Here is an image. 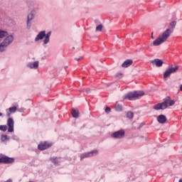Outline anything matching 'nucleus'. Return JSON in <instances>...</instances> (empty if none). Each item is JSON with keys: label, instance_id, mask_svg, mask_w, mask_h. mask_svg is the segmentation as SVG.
I'll use <instances>...</instances> for the list:
<instances>
[{"label": "nucleus", "instance_id": "f257e3e1", "mask_svg": "<svg viewBox=\"0 0 182 182\" xmlns=\"http://www.w3.org/2000/svg\"><path fill=\"white\" fill-rule=\"evenodd\" d=\"M174 105H176V101H174V100H171V97L168 96L164 99L163 102L154 105V110H164L168 107L174 106Z\"/></svg>", "mask_w": 182, "mask_h": 182}, {"label": "nucleus", "instance_id": "f03ea898", "mask_svg": "<svg viewBox=\"0 0 182 182\" xmlns=\"http://www.w3.org/2000/svg\"><path fill=\"white\" fill-rule=\"evenodd\" d=\"M171 33H173V31L170 30V28H167L153 42L154 46H159L161 45V43H164V42L170 38V35H171Z\"/></svg>", "mask_w": 182, "mask_h": 182}, {"label": "nucleus", "instance_id": "7ed1b4c3", "mask_svg": "<svg viewBox=\"0 0 182 182\" xmlns=\"http://www.w3.org/2000/svg\"><path fill=\"white\" fill-rule=\"evenodd\" d=\"M141 96H144V92L134 91L127 94L124 97V99H127L128 100H136V99H139V97H141Z\"/></svg>", "mask_w": 182, "mask_h": 182}, {"label": "nucleus", "instance_id": "20e7f679", "mask_svg": "<svg viewBox=\"0 0 182 182\" xmlns=\"http://www.w3.org/2000/svg\"><path fill=\"white\" fill-rule=\"evenodd\" d=\"M14 42V36H8L5 38L4 41L0 44V52H4L5 48H7Z\"/></svg>", "mask_w": 182, "mask_h": 182}, {"label": "nucleus", "instance_id": "39448f33", "mask_svg": "<svg viewBox=\"0 0 182 182\" xmlns=\"http://www.w3.org/2000/svg\"><path fill=\"white\" fill-rule=\"evenodd\" d=\"M178 70V65H170L167 68V70L164 73V79H166V77H168L171 73H176Z\"/></svg>", "mask_w": 182, "mask_h": 182}, {"label": "nucleus", "instance_id": "423d86ee", "mask_svg": "<svg viewBox=\"0 0 182 182\" xmlns=\"http://www.w3.org/2000/svg\"><path fill=\"white\" fill-rule=\"evenodd\" d=\"M15 161L14 158H9L5 155L0 156V163H4V164H11Z\"/></svg>", "mask_w": 182, "mask_h": 182}, {"label": "nucleus", "instance_id": "0eeeda50", "mask_svg": "<svg viewBox=\"0 0 182 182\" xmlns=\"http://www.w3.org/2000/svg\"><path fill=\"white\" fill-rule=\"evenodd\" d=\"M49 147H52V144L48 141L41 142L38 145V150H46V149H49Z\"/></svg>", "mask_w": 182, "mask_h": 182}, {"label": "nucleus", "instance_id": "6e6552de", "mask_svg": "<svg viewBox=\"0 0 182 182\" xmlns=\"http://www.w3.org/2000/svg\"><path fill=\"white\" fill-rule=\"evenodd\" d=\"M112 137H113V139H123V137H124V130L121 129L112 133Z\"/></svg>", "mask_w": 182, "mask_h": 182}, {"label": "nucleus", "instance_id": "1a4fd4ad", "mask_svg": "<svg viewBox=\"0 0 182 182\" xmlns=\"http://www.w3.org/2000/svg\"><path fill=\"white\" fill-rule=\"evenodd\" d=\"M97 154H99V151L93 150L90 152L81 155V160H83V159H87V157H93V156H97Z\"/></svg>", "mask_w": 182, "mask_h": 182}, {"label": "nucleus", "instance_id": "9d476101", "mask_svg": "<svg viewBox=\"0 0 182 182\" xmlns=\"http://www.w3.org/2000/svg\"><path fill=\"white\" fill-rule=\"evenodd\" d=\"M8 132L9 133H12L14 132V119L9 118L7 120Z\"/></svg>", "mask_w": 182, "mask_h": 182}, {"label": "nucleus", "instance_id": "9b49d317", "mask_svg": "<svg viewBox=\"0 0 182 182\" xmlns=\"http://www.w3.org/2000/svg\"><path fill=\"white\" fill-rule=\"evenodd\" d=\"M45 36H46V32L45 31H41L35 38L36 42H38V41L43 39Z\"/></svg>", "mask_w": 182, "mask_h": 182}, {"label": "nucleus", "instance_id": "f8f14e48", "mask_svg": "<svg viewBox=\"0 0 182 182\" xmlns=\"http://www.w3.org/2000/svg\"><path fill=\"white\" fill-rule=\"evenodd\" d=\"M151 63H152V65H156L157 68H161V66H163V61L160 59H155L151 61Z\"/></svg>", "mask_w": 182, "mask_h": 182}, {"label": "nucleus", "instance_id": "ddd939ff", "mask_svg": "<svg viewBox=\"0 0 182 182\" xmlns=\"http://www.w3.org/2000/svg\"><path fill=\"white\" fill-rule=\"evenodd\" d=\"M157 121L159 123H161V124H164V123L167 122V118L164 114H161L158 117Z\"/></svg>", "mask_w": 182, "mask_h": 182}, {"label": "nucleus", "instance_id": "4468645a", "mask_svg": "<svg viewBox=\"0 0 182 182\" xmlns=\"http://www.w3.org/2000/svg\"><path fill=\"white\" fill-rule=\"evenodd\" d=\"M132 65H133V60H127L122 63V68H129V66H132Z\"/></svg>", "mask_w": 182, "mask_h": 182}, {"label": "nucleus", "instance_id": "2eb2a0df", "mask_svg": "<svg viewBox=\"0 0 182 182\" xmlns=\"http://www.w3.org/2000/svg\"><path fill=\"white\" fill-rule=\"evenodd\" d=\"M16 110H17L16 107H10L9 109H6L7 116H9V117H11V114H12V113H15Z\"/></svg>", "mask_w": 182, "mask_h": 182}, {"label": "nucleus", "instance_id": "dca6fc26", "mask_svg": "<svg viewBox=\"0 0 182 182\" xmlns=\"http://www.w3.org/2000/svg\"><path fill=\"white\" fill-rule=\"evenodd\" d=\"M50 35H52V32H48L47 34L45 36V39H44V45H47V43H49Z\"/></svg>", "mask_w": 182, "mask_h": 182}, {"label": "nucleus", "instance_id": "f3484780", "mask_svg": "<svg viewBox=\"0 0 182 182\" xmlns=\"http://www.w3.org/2000/svg\"><path fill=\"white\" fill-rule=\"evenodd\" d=\"M39 66V61H36L33 63L29 64L31 69H38Z\"/></svg>", "mask_w": 182, "mask_h": 182}, {"label": "nucleus", "instance_id": "a211bd4d", "mask_svg": "<svg viewBox=\"0 0 182 182\" xmlns=\"http://www.w3.org/2000/svg\"><path fill=\"white\" fill-rule=\"evenodd\" d=\"M50 160L51 161V162L53 163V164H55V166H58L59 164V163H60V161H59V159H58V157H51V158H50Z\"/></svg>", "mask_w": 182, "mask_h": 182}, {"label": "nucleus", "instance_id": "6ab92c4d", "mask_svg": "<svg viewBox=\"0 0 182 182\" xmlns=\"http://www.w3.org/2000/svg\"><path fill=\"white\" fill-rule=\"evenodd\" d=\"M71 113H72L73 117H75V118L79 117V110L73 109Z\"/></svg>", "mask_w": 182, "mask_h": 182}, {"label": "nucleus", "instance_id": "aec40b11", "mask_svg": "<svg viewBox=\"0 0 182 182\" xmlns=\"http://www.w3.org/2000/svg\"><path fill=\"white\" fill-rule=\"evenodd\" d=\"M114 109L117 112H122V110H123V107L119 104H116L114 105Z\"/></svg>", "mask_w": 182, "mask_h": 182}, {"label": "nucleus", "instance_id": "412c9836", "mask_svg": "<svg viewBox=\"0 0 182 182\" xmlns=\"http://www.w3.org/2000/svg\"><path fill=\"white\" fill-rule=\"evenodd\" d=\"M8 36V32L0 30V38Z\"/></svg>", "mask_w": 182, "mask_h": 182}, {"label": "nucleus", "instance_id": "4be33fe9", "mask_svg": "<svg viewBox=\"0 0 182 182\" xmlns=\"http://www.w3.org/2000/svg\"><path fill=\"white\" fill-rule=\"evenodd\" d=\"M33 19V14L31 13L30 14L28 15V21H27V25L29 26V21Z\"/></svg>", "mask_w": 182, "mask_h": 182}, {"label": "nucleus", "instance_id": "5701e85b", "mask_svg": "<svg viewBox=\"0 0 182 182\" xmlns=\"http://www.w3.org/2000/svg\"><path fill=\"white\" fill-rule=\"evenodd\" d=\"M134 116V114H133V112H128L127 113V117H128V119H133Z\"/></svg>", "mask_w": 182, "mask_h": 182}, {"label": "nucleus", "instance_id": "b1692460", "mask_svg": "<svg viewBox=\"0 0 182 182\" xmlns=\"http://www.w3.org/2000/svg\"><path fill=\"white\" fill-rule=\"evenodd\" d=\"M0 130H1V132H6L8 127H6V125H0Z\"/></svg>", "mask_w": 182, "mask_h": 182}, {"label": "nucleus", "instance_id": "393cba45", "mask_svg": "<svg viewBox=\"0 0 182 182\" xmlns=\"http://www.w3.org/2000/svg\"><path fill=\"white\" fill-rule=\"evenodd\" d=\"M102 29H103V25L100 24L96 27V32H102Z\"/></svg>", "mask_w": 182, "mask_h": 182}, {"label": "nucleus", "instance_id": "a878e982", "mask_svg": "<svg viewBox=\"0 0 182 182\" xmlns=\"http://www.w3.org/2000/svg\"><path fill=\"white\" fill-rule=\"evenodd\" d=\"M176 25H177V21H173L170 23V26L172 29H174L176 28Z\"/></svg>", "mask_w": 182, "mask_h": 182}, {"label": "nucleus", "instance_id": "bb28decb", "mask_svg": "<svg viewBox=\"0 0 182 182\" xmlns=\"http://www.w3.org/2000/svg\"><path fill=\"white\" fill-rule=\"evenodd\" d=\"M6 139H8V136H6V135H2L1 136V140L3 141H5V140H6Z\"/></svg>", "mask_w": 182, "mask_h": 182}, {"label": "nucleus", "instance_id": "cd10ccee", "mask_svg": "<svg viewBox=\"0 0 182 182\" xmlns=\"http://www.w3.org/2000/svg\"><path fill=\"white\" fill-rule=\"evenodd\" d=\"M110 110H111L110 107H107V108L105 109L106 113H110Z\"/></svg>", "mask_w": 182, "mask_h": 182}, {"label": "nucleus", "instance_id": "c85d7f7f", "mask_svg": "<svg viewBox=\"0 0 182 182\" xmlns=\"http://www.w3.org/2000/svg\"><path fill=\"white\" fill-rule=\"evenodd\" d=\"M82 59H83V58L80 57L79 58H75V60H77V62H79L80 60H82Z\"/></svg>", "mask_w": 182, "mask_h": 182}, {"label": "nucleus", "instance_id": "c756f323", "mask_svg": "<svg viewBox=\"0 0 182 182\" xmlns=\"http://www.w3.org/2000/svg\"><path fill=\"white\" fill-rule=\"evenodd\" d=\"M85 92H86V93H90V90L86 89V90H85Z\"/></svg>", "mask_w": 182, "mask_h": 182}, {"label": "nucleus", "instance_id": "7c9ffc66", "mask_svg": "<svg viewBox=\"0 0 182 182\" xmlns=\"http://www.w3.org/2000/svg\"><path fill=\"white\" fill-rule=\"evenodd\" d=\"M180 90H181V92H182V85H181V86H180Z\"/></svg>", "mask_w": 182, "mask_h": 182}, {"label": "nucleus", "instance_id": "2f4dec72", "mask_svg": "<svg viewBox=\"0 0 182 182\" xmlns=\"http://www.w3.org/2000/svg\"><path fill=\"white\" fill-rule=\"evenodd\" d=\"M6 182H12V181L11 179H9Z\"/></svg>", "mask_w": 182, "mask_h": 182}, {"label": "nucleus", "instance_id": "473e14b6", "mask_svg": "<svg viewBox=\"0 0 182 182\" xmlns=\"http://www.w3.org/2000/svg\"><path fill=\"white\" fill-rule=\"evenodd\" d=\"M178 182H182V179H180Z\"/></svg>", "mask_w": 182, "mask_h": 182}, {"label": "nucleus", "instance_id": "72a5a7b5", "mask_svg": "<svg viewBox=\"0 0 182 182\" xmlns=\"http://www.w3.org/2000/svg\"><path fill=\"white\" fill-rule=\"evenodd\" d=\"M1 116H2V113L0 112V117H1Z\"/></svg>", "mask_w": 182, "mask_h": 182}]
</instances>
